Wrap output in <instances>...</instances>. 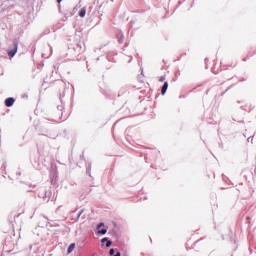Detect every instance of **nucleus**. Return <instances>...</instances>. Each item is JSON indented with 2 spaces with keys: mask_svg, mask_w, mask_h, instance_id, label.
<instances>
[{
  "mask_svg": "<svg viewBox=\"0 0 256 256\" xmlns=\"http://www.w3.org/2000/svg\"><path fill=\"white\" fill-rule=\"evenodd\" d=\"M17 49H18V44L17 42L14 43V49L8 51L9 57L13 58L15 55H17Z\"/></svg>",
  "mask_w": 256,
  "mask_h": 256,
  "instance_id": "nucleus-1",
  "label": "nucleus"
},
{
  "mask_svg": "<svg viewBox=\"0 0 256 256\" xmlns=\"http://www.w3.org/2000/svg\"><path fill=\"white\" fill-rule=\"evenodd\" d=\"M6 107H13L15 105V98L10 97L5 100Z\"/></svg>",
  "mask_w": 256,
  "mask_h": 256,
  "instance_id": "nucleus-2",
  "label": "nucleus"
},
{
  "mask_svg": "<svg viewBox=\"0 0 256 256\" xmlns=\"http://www.w3.org/2000/svg\"><path fill=\"white\" fill-rule=\"evenodd\" d=\"M167 89H169V83L165 82L161 90L162 95H165L167 93Z\"/></svg>",
  "mask_w": 256,
  "mask_h": 256,
  "instance_id": "nucleus-3",
  "label": "nucleus"
},
{
  "mask_svg": "<svg viewBox=\"0 0 256 256\" xmlns=\"http://www.w3.org/2000/svg\"><path fill=\"white\" fill-rule=\"evenodd\" d=\"M73 251H75V243H72V244L68 247V253H73Z\"/></svg>",
  "mask_w": 256,
  "mask_h": 256,
  "instance_id": "nucleus-4",
  "label": "nucleus"
},
{
  "mask_svg": "<svg viewBox=\"0 0 256 256\" xmlns=\"http://www.w3.org/2000/svg\"><path fill=\"white\" fill-rule=\"evenodd\" d=\"M102 243H106V247H109L110 245H112V242H111V241H108L107 238H103V239H102Z\"/></svg>",
  "mask_w": 256,
  "mask_h": 256,
  "instance_id": "nucleus-5",
  "label": "nucleus"
},
{
  "mask_svg": "<svg viewBox=\"0 0 256 256\" xmlns=\"http://www.w3.org/2000/svg\"><path fill=\"white\" fill-rule=\"evenodd\" d=\"M85 14H86V10L85 9H81L80 12H79V16L80 17H85Z\"/></svg>",
  "mask_w": 256,
  "mask_h": 256,
  "instance_id": "nucleus-6",
  "label": "nucleus"
},
{
  "mask_svg": "<svg viewBox=\"0 0 256 256\" xmlns=\"http://www.w3.org/2000/svg\"><path fill=\"white\" fill-rule=\"evenodd\" d=\"M98 233H100V235H105L107 233V229H102Z\"/></svg>",
  "mask_w": 256,
  "mask_h": 256,
  "instance_id": "nucleus-7",
  "label": "nucleus"
},
{
  "mask_svg": "<svg viewBox=\"0 0 256 256\" xmlns=\"http://www.w3.org/2000/svg\"><path fill=\"white\" fill-rule=\"evenodd\" d=\"M159 81H160L161 83H163V81H165V76H161V77L159 78Z\"/></svg>",
  "mask_w": 256,
  "mask_h": 256,
  "instance_id": "nucleus-8",
  "label": "nucleus"
},
{
  "mask_svg": "<svg viewBox=\"0 0 256 256\" xmlns=\"http://www.w3.org/2000/svg\"><path fill=\"white\" fill-rule=\"evenodd\" d=\"M110 255H115V249H110Z\"/></svg>",
  "mask_w": 256,
  "mask_h": 256,
  "instance_id": "nucleus-9",
  "label": "nucleus"
},
{
  "mask_svg": "<svg viewBox=\"0 0 256 256\" xmlns=\"http://www.w3.org/2000/svg\"><path fill=\"white\" fill-rule=\"evenodd\" d=\"M105 224L104 223H100L97 227V229H101V227H103Z\"/></svg>",
  "mask_w": 256,
  "mask_h": 256,
  "instance_id": "nucleus-10",
  "label": "nucleus"
},
{
  "mask_svg": "<svg viewBox=\"0 0 256 256\" xmlns=\"http://www.w3.org/2000/svg\"><path fill=\"white\" fill-rule=\"evenodd\" d=\"M81 215H83V210H81V211L79 212L77 219H79V217H81Z\"/></svg>",
  "mask_w": 256,
  "mask_h": 256,
  "instance_id": "nucleus-11",
  "label": "nucleus"
},
{
  "mask_svg": "<svg viewBox=\"0 0 256 256\" xmlns=\"http://www.w3.org/2000/svg\"><path fill=\"white\" fill-rule=\"evenodd\" d=\"M58 1V3H61V1H63V0H57Z\"/></svg>",
  "mask_w": 256,
  "mask_h": 256,
  "instance_id": "nucleus-12",
  "label": "nucleus"
}]
</instances>
